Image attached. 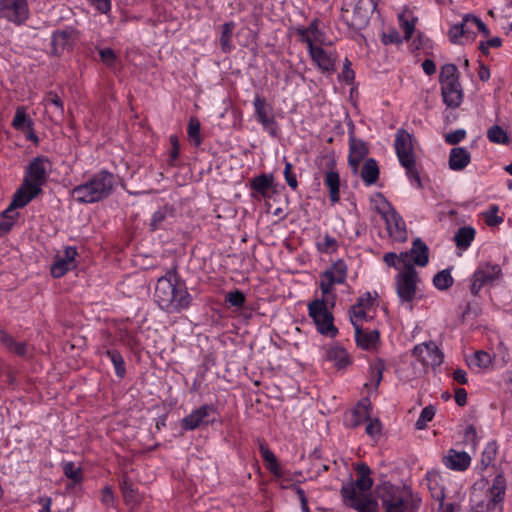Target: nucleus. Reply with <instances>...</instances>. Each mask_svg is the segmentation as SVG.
Wrapping results in <instances>:
<instances>
[{
  "instance_id": "1",
  "label": "nucleus",
  "mask_w": 512,
  "mask_h": 512,
  "mask_svg": "<svg viewBox=\"0 0 512 512\" xmlns=\"http://www.w3.org/2000/svg\"><path fill=\"white\" fill-rule=\"evenodd\" d=\"M52 170V163L47 156L33 158L24 169L22 185L16 190L13 199L6 210L2 212L4 218L16 208L26 206L30 201L42 194L43 186L47 183Z\"/></svg>"
},
{
  "instance_id": "2",
  "label": "nucleus",
  "mask_w": 512,
  "mask_h": 512,
  "mask_svg": "<svg viewBox=\"0 0 512 512\" xmlns=\"http://www.w3.org/2000/svg\"><path fill=\"white\" fill-rule=\"evenodd\" d=\"M406 270L396 278L397 295L401 301L411 303L416 295V284L418 280L417 271L414 265L424 267L429 261L428 246L419 238L413 241L410 252H402L398 258Z\"/></svg>"
},
{
  "instance_id": "3",
  "label": "nucleus",
  "mask_w": 512,
  "mask_h": 512,
  "mask_svg": "<svg viewBox=\"0 0 512 512\" xmlns=\"http://www.w3.org/2000/svg\"><path fill=\"white\" fill-rule=\"evenodd\" d=\"M154 298L160 309L167 313H179L187 309L192 301L185 283L179 278L175 268L157 280Z\"/></svg>"
},
{
  "instance_id": "4",
  "label": "nucleus",
  "mask_w": 512,
  "mask_h": 512,
  "mask_svg": "<svg viewBox=\"0 0 512 512\" xmlns=\"http://www.w3.org/2000/svg\"><path fill=\"white\" fill-rule=\"evenodd\" d=\"M114 184V175L106 170H101L87 182L75 186L71 191V196L80 203L99 202L111 194Z\"/></svg>"
},
{
  "instance_id": "5",
  "label": "nucleus",
  "mask_w": 512,
  "mask_h": 512,
  "mask_svg": "<svg viewBox=\"0 0 512 512\" xmlns=\"http://www.w3.org/2000/svg\"><path fill=\"white\" fill-rule=\"evenodd\" d=\"M308 314L315 323L320 334L335 337L338 329L334 325V317L328 310L324 299H315L308 304Z\"/></svg>"
},
{
  "instance_id": "6",
  "label": "nucleus",
  "mask_w": 512,
  "mask_h": 512,
  "mask_svg": "<svg viewBox=\"0 0 512 512\" xmlns=\"http://www.w3.org/2000/svg\"><path fill=\"white\" fill-rule=\"evenodd\" d=\"M512 478V463L506 462L504 466H500V472L494 478L493 484L489 489V500L486 504L488 512H502L503 500L506 493V477Z\"/></svg>"
},
{
  "instance_id": "7",
  "label": "nucleus",
  "mask_w": 512,
  "mask_h": 512,
  "mask_svg": "<svg viewBox=\"0 0 512 512\" xmlns=\"http://www.w3.org/2000/svg\"><path fill=\"white\" fill-rule=\"evenodd\" d=\"M249 195L258 202L271 199L277 192V183L272 173H262L249 180Z\"/></svg>"
},
{
  "instance_id": "8",
  "label": "nucleus",
  "mask_w": 512,
  "mask_h": 512,
  "mask_svg": "<svg viewBox=\"0 0 512 512\" xmlns=\"http://www.w3.org/2000/svg\"><path fill=\"white\" fill-rule=\"evenodd\" d=\"M372 486L373 479L371 477L359 476L356 481L350 479L342 485L340 490L343 503L362 502L365 498H374L371 494H366Z\"/></svg>"
},
{
  "instance_id": "9",
  "label": "nucleus",
  "mask_w": 512,
  "mask_h": 512,
  "mask_svg": "<svg viewBox=\"0 0 512 512\" xmlns=\"http://www.w3.org/2000/svg\"><path fill=\"white\" fill-rule=\"evenodd\" d=\"M30 16L27 0H0V18L21 26Z\"/></svg>"
},
{
  "instance_id": "10",
  "label": "nucleus",
  "mask_w": 512,
  "mask_h": 512,
  "mask_svg": "<svg viewBox=\"0 0 512 512\" xmlns=\"http://www.w3.org/2000/svg\"><path fill=\"white\" fill-rule=\"evenodd\" d=\"M252 104L257 122L261 124L264 131L268 132L273 137L276 136L277 122L272 104L268 103L260 94H255Z\"/></svg>"
},
{
  "instance_id": "11",
  "label": "nucleus",
  "mask_w": 512,
  "mask_h": 512,
  "mask_svg": "<svg viewBox=\"0 0 512 512\" xmlns=\"http://www.w3.org/2000/svg\"><path fill=\"white\" fill-rule=\"evenodd\" d=\"M502 275L501 267L498 264L486 263L481 265L472 275L470 292L477 296L482 287L499 279Z\"/></svg>"
},
{
  "instance_id": "12",
  "label": "nucleus",
  "mask_w": 512,
  "mask_h": 512,
  "mask_svg": "<svg viewBox=\"0 0 512 512\" xmlns=\"http://www.w3.org/2000/svg\"><path fill=\"white\" fill-rule=\"evenodd\" d=\"M307 49L313 63L323 74L332 75L336 72L337 53L335 51L326 50L320 45H310Z\"/></svg>"
},
{
  "instance_id": "13",
  "label": "nucleus",
  "mask_w": 512,
  "mask_h": 512,
  "mask_svg": "<svg viewBox=\"0 0 512 512\" xmlns=\"http://www.w3.org/2000/svg\"><path fill=\"white\" fill-rule=\"evenodd\" d=\"M215 413L216 408L213 405H202L181 420V427L186 431H192L200 426L212 424L215 419L210 417Z\"/></svg>"
},
{
  "instance_id": "14",
  "label": "nucleus",
  "mask_w": 512,
  "mask_h": 512,
  "mask_svg": "<svg viewBox=\"0 0 512 512\" xmlns=\"http://www.w3.org/2000/svg\"><path fill=\"white\" fill-rule=\"evenodd\" d=\"M412 355L424 366L431 367L440 366L444 359L443 353L433 341L416 345L412 350Z\"/></svg>"
},
{
  "instance_id": "15",
  "label": "nucleus",
  "mask_w": 512,
  "mask_h": 512,
  "mask_svg": "<svg viewBox=\"0 0 512 512\" xmlns=\"http://www.w3.org/2000/svg\"><path fill=\"white\" fill-rule=\"evenodd\" d=\"M78 255L75 247L68 246L64 250V255H56L55 261L50 267V273L54 278L64 276L68 271L77 267L76 256Z\"/></svg>"
},
{
  "instance_id": "16",
  "label": "nucleus",
  "mask_w": 512,
  "mask_h": 512,
  "mask_svg": "<svg viewBox=\"0 0 512 512\" xmlns=\"http://www.w3.org/2000/svg\"><path fill=\"white\" fill-rule=\"evenodd\" d=\"M395 153L399 163L416 159L413 152L412 135L404 129H400L395 135Z\"/></svg>"
},
{
  "instance_id": "17",
  "label": "nucleus",
  "mask_w": 512,
  "mask_h": 512,
  "mask_svg": "<svg viewBox=\"0 0 512 512\" xmlns=\"http://www.w3.org/2000/svg\"><path fill=\"white\" fill-rule=\"evenodd\" d=\"M372 204L385 224H399L402 221V217L383 195L377 194L372 199Z\"/></svg>"
},
{
  "instance_id": "18",
  "label": "nucleus",
  "mask_w": 512,
  "mask_h": 512,
  "mask_svg": "<svg viewBox=\"0 0 512 512\" xmlns=\"http://www.w3.org/2000/svg\"><path fill=\"white\" fill-rule=\"evenodd\" d=\"M319 19H313L307 27L295 29L300 41L310 48V45H321L324 41V33L319 28Z\"/></svg>"
},
{
  "instance_id": "19",
  "label": "nucleus",
  "mask_w": 512,
  "mask_h": 512,
  "mask_svg": "<svg viewBox=\"0 0 512 512\" xmlns=\"http://www.w3.org/2000/svg\"><path fill=\"white\" fill-rule=\"evenodd\" d=\"M368 152V146L363 140L356 139L353 135H350L348 164L354 173L358 171L360 163Z\"/></svg>"
},
{
  "instance_id": "20",
  "label": "nucleus",
  "mask_w": 512,
  "mask_h": 512,
  "mask_svg": "<svg viewBox=\"0 0 512 512\" xmlns=\"http://www.w3.org/2000/svg\"><path fill=\"white\" fill-rule=\"evenodd\" d=\"M75 39L72 32L67 30H56L51 36L52 54L60 56L64 51H71L74 47Z\"/></svg>"
},
{
  "instance_id": "21",
  "label": "nucleus",
  "mask_w": 512,
  "mask_h": 512,
  "mask_svg": "<svg viewBox=\"0 0 512 512\" xmlns=\"http://www.w3.org/2000/svg\"><path fill=\"white\" fill-rule=\"evenodd\" d=\"M441 92L443 101L448 107L460 106L463 94L459 81L441 84Z\"/></svg>"
},
{
  "instance_id": "22",
  "label": "nucleus",
  "mask_w": 512,
  "mask_h": 512,
  "mask_svg": "<svg viewBox=\"0 0 512 512\" xmlns=\"http://www.w3.org/2000/svg\"><path fill=\"white\" fill-rule=\"evenodd\" d=\"M444 463L446 467L452 470L464 471L469 467L471 457L464 451L460 452L455 449H450L447 456L444 458Z\"/></svg>"
},
{
  "instance_id": "23",
  "label": "nucleus",
  "mask_w": 512,
  "mask_h": 512,
  "mask_svg": "<svg viewBox=\"0 0 512 512\" xmlns=\"http://www.w3.org/2000/svg\"><path fill=\"white\" fill-rule=\"evenodd\" d=\"M471 162V154L464 147H454L449 153V168L453 171H462Z\"/></svg>"
},
{
  "instance_id": "24",
  "label": "nucleus",
  "mask_w": 512,
  "mask_h": 512,
  "mask_svg": "<svg viewBox=\"0 0 512 512\" xmlns=\"http://www.w3.org/2000/svg\"><path fill=\"white\" fill-rule=\"evenodd\" d=\"M372 414V404L368 398L361 399L357 406L352 410L350 417L351 427H357L370 420Z\"/></svg>"
},
{
  "instance_id": "25",
  "label": "nucleus",
  "mask_w": 512,
  "mask_h": 512,
  "mask_svg": "<svg viewBox=\"0 0 512 512\" xmlns=\"http://www.w3.org/2000/svg\"><path fill=\"white\" fill-rule=\"evenodd\" d=\"M380 333L378 330H363L360 326L355 329V341L358 347L364 350H370L379 341Z\"/></svg>"
},
{
  "instance_id": "26",
  "label": "nucleus",
  "mask_w": 512,
  "mask_h": 512,
  "mask_svg": "<svg viewBox=\"0 0 512 512\" xmlns=\"http://www.w3.org/2000/svg\"><path fill=\"white\" fill-rule=\"evenodd\" d=\"M326 359L333 362L334 366L339 370L345 369L352 363L346 349L340 346L330 347L326 352Z\"/></svg>"
},
{
  "instance_id": "27",
  "label": "nucleus",
  "mask_w": 512,
  "mask_h": 512,
  "mask_svg": "<svg viewBox=\"0 0 512 512\" xmlns=\"http://www.w3.org/2000/svg\"><path fill=\"white\" fill-rule=\"evenodd\" d=\"M324 186L327 188L329 193V199L331 203H337L340 200V176L337 171L329 170L324 176Z\"/></svg>"
},
{
  "instance_id": "28",
  "label": "nucleus",
  "mask_w": 512,
  "mask_h": 512,
  "mask_svg": "<svg viewBox=\"0 0 512 512\" xmlns=\"http://www.w3.org/2000/svg\"><path fill=\"white\" fill-rule=\"evenodd\" d=\"M425 480L432 498L442 504L445 499V493L444 487L439 483L440 474L436 471H429L426 474Z\"/></svg>"
},
{
  "instance_id": "29",
  "label": "nucleus",
  "mask_w": 512,
  "mask_h": 512,
  "mask_svg": "<svg viewBox=\"0 0 512 512\" xmlns=\"http://www.w3.org/2000/svg\"><path fill=\"white\" fill-rule=\"evenodd\" d=\"M347 277V265L344 260L339 259L332 266L321 274V278H332L335 283L343 284Z\"/></svg>"
},
{
  "instance_id": "30",
  "label": "nucleus",
  "mask_w": 512,
  "mask_h": 512,
  "mask_svg": "<svg viewBox=\"0 0 512 512\" xmlns=\"http://www.w3.org/2000/svg\"><path fill=\"white\" fill-rule=\"evenodd\" d=\"M379 166L373 158L367 159L361 170V178L366 186L374 185L379 178Z\"/></svg>"
},
{
  "instance_id": "31",
  "label": "nucleus",
  "mask_w": 512,
  "mask_h": 512,
  "mask_svg": "<svg viewBox=\"0 0 512 512\" xmlns=\"http://www.w3.org/2000/svg\"><path fill=\"white\" fill-rule=\"evenodd\" d=\"M468 20L469 14H466L463 16L460 23H456L450 27L448 38L452 44H462L463 40H466L468 31L465 28H467V23L469 24Z\"/></svg>"
},
{
  "instance_id": "32",
  "label": "nucleus",
  "mask_w": 512,
  "mask_h": 512,
  "mask_svg": "<svg viewBox=\"0 0 512 512\" xmlns=\"http://www.w3.org/2000/svg\"><path fill=\"white\" fill-rule=\"evenodd\" d=\"M475 238V230L472 226H461L454 235L457 248L466 250Z\"/></svg>"
},
{
  "instance_id": "33",
  "label": "nucleus",
  "mask_w": 512,
  "mask_h": 512,
  "mask_svg": "<svg viewBox=\"0 0 512 512\" xmlns=\"http://www.w3.org/2000/svg\"><path fill=\"white\" fill-rule=\"evenodd\" d=\"M235 29V23L233 21L226 22L221 26V36L219 38V44L221 50L224 53H230L234 46L232 45V35Z\"/></svg>"
},
{
  "instance_id": "34",
  "label": "nucleus",
  "mask_w": 512,
  "mask_h": 512,
  "mask_svg": "<svg viewBox=\"0 0 512 512\" xmlns=\"http://www.w3.org/2000/svg\"><path fill=\"white\" fill-rule=\"evenodd\" d=\"M384 512H405V499L401 495L382 497Z\"/></svg>"
},
{
  "instance_id": "35",
  "label": "nucleus",
  "mask_w": 512,
  "mask_h": 512,
  "mask_svg": "<svg viewBox=\"0 0 512 512\" xmlns=\"http://www.w3.org/2000/svg\"><path fill=\"white\" fill-rule=\"evenodd\" d=\"M120 487L125 503L134 504L138 502L137 490L134 488L133 482L128 477L124 476L122 478Z\"/></svg>"
},
{
  "instance_id": "36",
  "label": "nucleus",
  "mask_w": 512,
  "mask_h": 512,
  "mask_svg": "<svg viewBox=\"0 0 512 512\" xmlns=\"http://www.w3.org/2000/svg\"><path fill=\"white\" fill-rule=\"evenodd\" d=\"M33 120L26 114L25 108L17 107L12 120V127L18 131H25L27 127L33 126Z\"/></svg>"
},
{
  "instance_id": "37",
  "label": "nucleus",
  "mask_w": 512,
  "mask_h": 512,
  "mask_svg": "<svg viewBox=\"0 0 512 512\" xmlns=\"http://www.w3.org/2000/svg\"><path fill=\"white\" fill-rule=\"evenodd\" d=\"M487 139L494 144L508 145L510 143L507 132L499 125H493L487 130Z\"/></svg>"
},
{
  "instance_id": "38",
  "label": "nucleus",
  "mask_w": 512,
  "mask_h": 512,
  "mask_svg": "<svg viewBox=\"0 0 512 512\" xmlns=\"http://www.w3.org/2000/svg\"><path fill=\"white\" fill-rule=\"evenodd\" d=\"M104 354L113 363L115 373L119 378H123L126 374L125 361L122 355L114 349H107Z\"/></svg>"
},
{
  "instance_id": "39",
  "label": "nucleus",
  "mask_w": 512,
  "mask_h": 512,
  "mask_svg": "<svg viewBox=\"0 0 512 512\" xmlns=\"http://www.w3.org/2000/svg\"><path fill=\"white\" fill-rule=\"evenodd\" d=\"M453 283L454 279L449 269H444L433 277V284L438 290H447Z\"/></svg>"
},
{
  "instance_id": "40",
  "label": "nucleus",
  "mask_w": 512,
  "mask_h": 512,
  "mask_svg": "<svg viewBox=\"0 0 512 512\" xmlns=\"http://www.w3.org/2000/svg\"><path fill=\"white\" fill-rule=\"evenodd\" d=\"M201 125L196 117H191L187 126V134L190 141L194 146L198 147L202 143V137L200 133Z\"/></svg>"
},
{
  "instance_id": "41",
  "label": "nucleus",
  "mask_w": 512,
  "mask_h": 512,
  "mask_svg": "<svg viewBox=\"0 0 512 512\" xmlns=\"http://www.w3.org/2000/svg\"><path fill=\"white\" fill-rule=\"evenodd\" d=\"M362 502L344 503L347 507L357 510L358 512H377L378 503L375 498H365Z\"/></svg>"
},
{
  "instance_id": "42",
  "label": "nucleus",
  "mask_w": 512,
  "mask_h": 512,
  "mask_svg": "<svg viewBox=\"0 0 512 512\" xmlns=\"http://www.w3.org/2000/svg\"><path fill=\"white\" fill-rule=\"evenodd\" d=\"M400 165L405 169L406 176L409 179L410 183L412 185L420 187L421 180L416 167V159L406 160L404 162H401Z\"/></svg>"
},
{
  "instance_id": "43",
  "label": "nucleus",
  "mask_w": 512,
  "mask_h": 512,
  "mask_svg": "<svg viewBox=\"0 0 512 512\" xmlns=\"http://www.w3.org/2000/svg\"><path fill=\"white\" fill-rule=\"evenodd\" d=\"M497 450L498 446L495 441H491L485 446L481 456V466L483 469H486L493 463L497 455Z\"/></svg>"
},
{
  "instance_id": "44",
  "label": "nucleus",
  "mask_w": 512,
  "mask_h": 512,
  "mask_svg": "<svg viewBox=\"0 0 512 512\" xmlns=\"http://www.w3.org/2000/svg\"><path fill=\"white\" fill-rule=\"evenodd\" d=\"M458 80V70L454 64H445L440 72V84L456 82Z\"/></svg>"
},
{
  "instance_id": "45",
  "label": "nucleus",
  "mask_w": 512,
  "mask_h": 512,
  "mask_svg": "<svg viewBox=\"0 0 512 512\" xmlns=\"http://www.w3.org/2000/svg\"><path fill=\"white\" fill-rule=\"evenodd\" d=\"M499 208L497 205H490L489 208L482 213L484 217V224L494 225V224H502L503 217L498 215Z\"/></svg>"
},
{
  "instance_id": "46",
  "label": "nucleus",
  "mask_w": 512,
  "mask_h": 512,
  "mask_svg": "<svg viewBox=\"0 0 512 512\" xmlns=\"http://www.w3.org/2000/svg\"><path fill=\"white\" fill-rule=\"evenodd\" d=\"M386 231L395 242H405L408 238L406 226H386Z\"/></svg>"
},
{
  "instance_id": "47",
  "label": "nucleus",
  "mask_w": 512,
  "mask_h": 512,
  "mask_svg": "<svg viewBox=\"0 0 512 512\" xmlns=\"http://www.w3.org/2000/svg\"><path fill=\"white\" fill-rule=\"evenodd\" d=\"M64 474L67 478L71 479L74 483H78L82 480V471L80 467H77L74 462H67L63 466Z\"/></svg>"
},
{
  "instance_id": "48",
  "label": "nucleus",
  "mask_w": 512,
  "mask_h": 512,
  "mask_svg": "<svg viewBox=\"0 0 512 512\" xmlns=\"http://www.w3.org/2000/svg\"><path fill=\"white\" fill-rule=\"evenodd\" d=\"M435 416V408L432 405L426 406L421 411V414L416 421V428L421 430L424 429L427 425V422L431 421Z\"/></svg>"
},
{
  "instance_id": "49",
  "label": "nucleus",
  "mask_w": 512,
  "mask_h": 512,
  "mask_svg": "<svg viewBox=\"0 0 512 512\" xmlns=\"http://www.w3.org/2000/svg\"><path fill=\"white\" fill-rule=\"evenodd\" d=\"M472 362L475 366L483 369H487L492 364V357L489 353L480 350L475 352Z\"/></svg>"
},
{
  "instance_id": "50",
  "label": "nucleus",
  "mask_w": 512,
  "mask_h": 512,
  "mask_svg": "<svg viewBox=\"0 0 512 512\" xmlns=\"http://www.w3.org/2000/svg\"><path fill=\"white\" fill-rule=\"evenodd\" d=\"M99 56L101 61L105 64L107 68H114L117 62V55L113 49L101 48L99 49Z\"/></svg>"
},
{
  "instance_id": "51",
  "label": "nucleus",
  "mask_w": 512,
  "mask_h": 512,
  "mask_svg": "<svg viewBox=\"0 0 512 512\" xmlns=\"http://www.w3.org/2000/svg\"><path fill=\"white\" fill-rule=\"evenodd\" d=\"M173 208L170 206H163L155 211L151 218V224H160L163 221L168 220V218L173 217Z\"/></svg>"
},
{
  "instance_id": "52",
  "label": "nucleus",
  "mask_w": 512,
  "mask_h": 512,
  "mask_svg": "<svg viewBox=\"0 0 512 512\" xmlns=\"http://www.w3.org/2000/svg\"><path fill=\"white\" fill-rule=\"evenodd\" d=\"M43 102H44V104H45L46 106H47V105H54V106L57 108V110H58L59 114H60L61 116H63V114H64V102H63V100L58 96V94H57L56 92H54V91H49V92L45 95V97H44V99H43Z\"/></svg>"
},
{
  "instance_id": "53",
  "label": "nucleus",
  "mask_w": 512,
  "mask_h": 512,
  "mask_svg": "<svg viewBox=\"0 0 512 512\" xmlns=\"http://www.w3.org/2000/svg\"><path fill=\"white\" fill-rule=\"evenodd\" d=\"M225 301L233 307L240 308L245 304L246 297L242 291L236 289L226 294Z\"/></svg>"
},
{
  "instance_id": "54",
  "label": "nucleus",
  "mask_w": 512,
  "mask_h": 512,
  "mask_svg": "<svg viewBox=\"0 0 512 512\" xmlns=\"http://www.w3.org/2000/svg\"><path fill=\"white\" fill-rule=\"evenodd\" d=\"M171 149L169 151V159L168 163L171 166L175 165V162L178 160L180 155V142L176 135H171L169 137Z\"/></svg>"
},
{
  "instance_id": "55",
  "label": "nucleus",
  "mask_w": 512,
  "mask_h": 512,
  "mask_svg": "<svg viewBox=\"0 0 512 512\" xmlns=\"http://www.w3.org/2000/svg\"><path fill=\"white\" fill-rule=\"evenodd\" d=\"M351 61L348 58H345L342 72L339 74V79L346 84H352L355 79V72L351 68Z\"/></svg>"
},
{
  "instance_id": "56",
  "label": "nucleus",
  "mask_w": 512,
  "mask_h": 512,
  "mask_svg": "<svg viewBox=\"0 0 512 512\" xmlns=\"http://www.w3.org/2000/svg\"><path fill=\"white\" fill-rule=\"evenodd\" d=\"M349 316L352 325L356 329V326H360L358 321L367 319V310L353 305L349 310Z\"/></svg>"
},
{
  "instance_id": "57",
  "label": "nucleus",
  "mask_w": 512,
  "mask_h": 512,
  "mask_svg": "<svg viewBox=\"0 0 512 512\" xmlns=\"http://www.w3.org/2000/svg\"><path fill=\"white\" fill-rule=\"evenodd\" d=\"M283 174L287 185L292 190H296L298 187L297 177L296 173L293 170V165L290 162L285 163Z\"/></svg>"
},
{
  "instance_id": "58",
  "label": "nucleus",
  "mask_w": 512,
  "mask_h": 512,
  "mask_svg": "<svg viewBox=\"0 0 512 512\" xmlns=\"http://www.w3.org/2000/svg\"><path fill=\"white\" fill-rule=\"evenodd\" d=\"M90 6H92L98 13L108 15L112 10L111 0H87Z\"/></svg>"
},
{
  "instance_id": "59",
  "label": "nucleus",
  "mask_w": 512,
  "mask_h": 512,
  "mask_svg": "<svg viewBox=\"0 0 512 512\" xmlns=\"http://www.w3.org/2000/svg\"><path fill=\"white\" fill-rule=\"evenodd\" d=\"M502 46V39L499 37H493L487 41H481L479 43V50L483 55H489L490 48H499Z\"/></svg>"
},
{
  "instance_id": "60",
  "label": "nucleus",
  "mask_w": 512,
  "mask_h": 512,
  "mask_svg": "<svg viewBox=\"0 0 512 512\" xmlns=\"http://www.w3.org/2000/svg\"><path fill=\"white\" fill-rule=\"evenodd\" d=\"M385 369V363L383 360H378L371 368V376L375 381V387L377 388L383 379V372Z\"/></svg>"
},
{
  "instance_id": "61",
  "label": "nucleus",
  "mask_w": 512,
  "mask_h": 512,
  "mask_svg": "<svg viewBox=\"0 0 512 512\" xmlns=\"http://www.w3.org/2000/svg\"><path fill=\"white\" fill-rule=\"evenodd\" d=\"M466 138V131L464 129H457L445 135V142L450 145H456Z\"/></svg>"
},
{
  "instance_id": "62",
  "label": "nucleus",
  "mask_w": 512,
  "mask_h": 512,
  "mask_svg": "<svg viewBox=\"0 0 512 512\" xmlns=\"http://www.w3.org/2000/svg\"><path fill=\"white\" fill-rule=\"evenodd\" d=\"M318 250L321 252H333L337 248V242L335 238L325 235L323 242L317 244Z\"/></svg>"
},
{
  "instance_id": "63",
  "label": "nucleus",
  "mask_w": 512,
  "mask_h": 512,
  "mask_svg": "<svg viewBox=\"0 0 512 512\" xmlns=\"http://www.w3.org/2000/svg\"><path fill=\"white\" fill-rule=\"evenodd\" d=\"M365 431L371 437L379 435L381 432V422L379 421V419H377V418L371 419L370 418V420H368V424L366 426Z\"/></svg>"
},
{
  "instance_id": "64",
  "label": "nucleus",
  "mask_w": 512,
  "mask_h": 512,
  "mask_svg": "<svg viewBox=\"0 0 512 512\" xmlns=\"http://www.w3.org/2000/svg\"><path fill=\"white\" fill-rule=\"evenodd\" d=\"M373 300H374V298L372 297L371 293L365 292L357 299V301L354 305L368 310L372 307Z\"/></svg>"
}]
</instances>
